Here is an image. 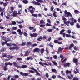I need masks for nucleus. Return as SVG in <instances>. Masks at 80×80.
I'll return each instance as SVG.
<instances>
[{
  "label": "nucleus",
  "instance_id": "1",
  "mask_svg": "<svg viewBox=\"0 0 80 80\" xmlns=\"http://www.w3.org/2000/svg\"><path fill=\"white\" fill-rule=\"evenodd\" d=\"M37 2L35 1H33L32 2V3H33V5H38L40 6L41 5V4L40 3H43V0H36Z\"/></svg>",
  "mask_w": 80,
  "mask_h": 80
},
{
  "label": "nucleus",
  "instance_id": "2",
  "mask_svg": "<svg viewBox=\"0 0 80 80\" xmlns=\"http://www.w3.org/2000/svg\"><path fill=\"white\" fill-rule=\"evenodd\" d=\"M64 17H72V15L70 13V12H67V10H65L64 11Z\"/></svg>",
  "mask_w": 80,
  "mask_h": 80
},
{
  "label": "nucleus",
  "instance_id": "3",
  "mask_svg": "<svg viewBox=\"0 0 80 80\" xmlns=\"http://www.w3.org/2000/svg\"><path fill=\"white\" fill-rule=\"evenodd\" d=\"M35 8L33 7V6H30L29 7L28 10L30 11L31 13H34V11H35Z\"/></svg>",
  "mask_w": 80,
  "mask_h": 80
},
{
  "label": "nucleus",
  "instance_id": "4",
  "mask_svg": "<svg viewBox=\"0 0 80 80\" xmlns=\"http://www.w3.org/2000/svg\"><path fill=\"white\" fill-rule=\"evenodd\" d=\"M19 47L18 46H14L9 48L10 50H18Z\"/></svg>",
  "mask_w": 80,
  "mask_h": 80
},
{
  "label": "nucleus",
  "instance_id": "5",
  "mask_svg": "<svg viewBox=\"0 0 80 80\" xmlns=\"http://www.w3.org/2000/svg\"><path fill=\"white\" fill-rule=\"evenodd\" d=\"M31 37H37L38 36V34L37 33H33V34H32L31 33H29Z\"/></svg>",
  "mask_w": 80,
  "mask_h": 80
},
{
  "label": "nucleus",
  "instance_id": "6",
  "mask_svg": "<svg viewBox=\"0 0 80 80\" xmlns=\"http://www.w3.org/2000/svg\"><path fill=\"white\" fill-rule=\"evenodd\" d=\"M65 30L64 29H62L60 31V32L59 33L60 35H62L64 37H65L66 34H65V33H63V32H65Z\"/></svg>",
  "mask_w": 80,
  "mask_h": 80
},
{
  "label": "nucleus",
  "instance_id": "7",
  "mask_svg": "<svg viewBox=\"0 0 80 80\" xmlns=\"http://www.w3.org/2000/svg\"><path fill=\"white\" fill-rule=\"evenodd\" d=\"M40 52V49L38 48H35L33 50L34 53H35V52Z\"/></svg>",
  "mask_w": 80,
  "mask_h": 80
},
{
  "label": "nucleus",
  "instance_id": "8",
  "mask_svg": "<svg viewBox=\"0 0 80 80\" xmlns=\"http://www.w3.org/2000/svg\"><path fill=\"white\" fill-rule=\"evenodd\" d=\"M73 62L74 63H75L76 65H78V60L76 59H73Z\"/></svg>",
  "mask_w": 80,
  "mask_h": 80
},
{
  "label": "nucleus",
  "instance_id": "9",
  "mask_svg": "<svg viewBox=\"0 0 80 80\" xmlns=\"http://www.w3.org/2000/svg\"><path fill=\"white\" fill-rule=\"evenodd\" d=\"M30 53V51H26L25 52V55L23 57H25V56H28Z\"/></svg>",
  "mask_w": 80,
  "mask_h": 80
},
{
  "label": "nucleus",
  "instance_id": "10",
  "mask_svg": "<svg viewBox=\"0 0 80 80\" xmlns=\"http://www.w3.org/2000/svg\"><path fill=\"white\" fill-rule=\"evenodd\" d=\"M70 65H71V64L70 63L68 62L64 64V66L65 67H70Z\"/></svg>",
  "mask_w": 80,
  "mask_h": 80
},
{
  "label": "nucleus",
  "instance_id": "11",
  "mask_svg": "<svg viewBox=\"0 0 80 80\" xmlns=\"http://www.w3.org/2000/svg\"><path fill=\"white\" fill-rule=\"evenodd\" d=\"M17 67H19L20 68H27L28 67V66L26 65H22L21 67L17 66Z\"/></svg>",
  "mask_w": 80,
  "mask_h": 80
},
{
  "label": "nucleus",
  "instance_id": "12",
  "mask_svg": "<svg viewBox=\"0 0 80 80\" xmlns=\"http://www.w3.org/2000/svg\"><path fill=\"white\" fill-rule=\"evenodd\" d=\"M17 15V11H14L13 12V13L12 14V16L13 17H16Z\"/></svg>",
  "mask_w": 80,
  "mask_h": 80
},
{
  "label": "nucleus",
  "instance_id": "13",
  "mask_svg": "<svg viewBox=\"0 0 80 80\" xmlns=\"http://www.w3.org/2000/svg\"><path fill=\"white\" fill-rule=\"evenodd\" d=\"M74 46V44H73V43L71 44L70 45L69 48V50H72V47H73Z\"/></svg>",
  "mask_w": 80,
  "mask_h": 80
},
{
  "label": "nucleus",
  "instance_id": "14",
  "mask_svg": "<svg viewBox=\"0 0 80 80\" xmlns=\"http://www.w3.org/2000/svg\"><path fill=\"white\" fill-rule=\"evenodd\" d=\"M65 24L67 25L68 26H69V24L70 23V21H67L64 22Z\"/></svg>",
  "mask_w": 80,
  "mask_h": 80
},
{
  "label": "nucleus",
  "instance_id": "15",
  "mask_svg": "<svg viewBox=\"0 0 80 80\" xmlns=\"http://www.w3.org/2000/svg\"><path fill=\"white\" fill-rule=\"evenodd\" d=\"M57 12H55V11H54L53 13V16L55 17H57Z\"/></svg>",
  "mask_w": 80,
  "mask_h": 80
},
{
  "label": "nucleus",
  "instance_id": "16",
  "mask_svg": "<svg viewBox=\"0 0 80 80\" xmlns=\"http://www.w3.org/2000/svg\"><path fill=\"white\" fill-rule=\"evenodd\" d=\"M74 12L75 13H76V14H78V13H80V12H79V11H78V10H75L74 11Z\"/></svg>",
  "mask_w": 80,
  "mask_h": 80
},
{
  "label": "nucleus",
  "instance_id": "17",
  "mask_svg": "<svg viewBox=\"0 0 80 80\" xmlns=\"http://www.w3.org/2000/svg\"><path fill=\"white\" fill-rule=\"evenodd\" d=\"M6 57H7L8 58H9V59H11L13 58V56H12L10 55H8Z\"/></svg>",
  "mask_w": 80,
  "mask_h": 80
},
{
  "label": "nucleus",
  "instance_id": "18",
  "mask_svg": "<svg viewBox=\"0 0 80 80\" xmlns=\"http://www.w3.org/2000/svg\"><path fill=\"white\" fill-rule=\"evenodd\" d=\"M33 58L32 57H28L27 58L26 60H33Z\"/></svg>",
  "mask_w": 80,
  "mask_h": 80
},
{
  "label": "nucleus",
  "instance_id": "19",
  "mask_svg": "<svg viewBox=\"0 0 80 80\" xmlns=\"http://www.w3.org/2000/svg\"><path fill=\"white\" fill-rule=\"evenodd\" d=\"M42 38H43V37L42 36L39 37V38L37 39V40H38V41H41Z\"/></svg>",
  "mask_w": 80,
  "mask_h": 80
},
{
  "label": "nucleus",
  "instance_id": "20",
  "mask_svg": "<svg viewBox=\"0 0 80 80\" xmlns=\"http://www.w3.org/2000/svg\"><path fill=\"white\" fill-rule=\"evenodd\" d=\"M22 2L23 3H25V4H26V3H28V2L27 0H23Z\"/></svg>",
  "mask_w": 80,
  "mask_h": 80
},
{
  "label": "nucleus",
  "instance_id": "21",
  "mask_svg": "<svg viewBox=\"0 0 80 80\" xmlns=\"http://www.w3.org/2000/svg\"><path fill=\"white\" fill-rule=\"evenodd\" d=\"M45 51V49H44V48H42L41 49V53L42 54H43V52H44V51Z\"/></svg>",
  "mask_w": 80,
  "mask_h": 80
},
{
  "label": "nucleus",
  "instance_id": "22",
  "mask_svg": "<svg viewBox=\"0 0 80 80\" xmlns=\"http://www.w3.org/2000/svg\"><path fill=\"white\" fill-rule=\"evenodd\" d=\"M66 73L67 74H68V73H72V71L68 70H67L66 71Z\"/></svg>",
  "mask_w": 80,
  "mask_h": 80
},
{
  "label": "nucleus",
  "instance_id": "23",
  "mask_svg": "<svg viewBox=\"0 0 80 80\" xmlns=\"http://www.w3.org/2000/svg\"><path fill=\"white\" fill-rule=\"evenodd\" d=\"M66 37L68 38H71V37H72V36L70 34H66Z\"/></svg>",
  "mask_w": 80,
  "mask_h": 80
},
{
  "label": "nucleus",
  "instance_id": "24",
  "mask_svg": "<svg viewBox=\"0 0 80 80\" xmlns=\"http://www.w3.org/2000/svg\"><path fill=\"white\" fill-rule=\"evenodd\" d=\"M5 50H6V48H2L0 52H4V51H5Z\"/></svg>",
  "mask_w": 80,
  "mask_h": 80
},
{
  "label": "nucleus",
  "instance_id": "25",
  "mask_svg": "<svg viewBox=\"0 0 80 80\" xmlns=\"http://www.w3.org/2000/svg\"><path fill=\"white\" fill-rule=\"evenodd\" d=\"M6 45L7 46V47H12V44L11 43H7Z\"/></svg>",
  "mask_w": 80,
  "mask_h": 80
},
{
  "label": "nucleus",
  "instance_id": "26",
  "mask_svg": "<svg viewBox=\"0 0 80 80\" xmlns=\"http://www.w3.org/2000/svg\"><path fill=\"white\" fill-rule=\"evenodd\" d=\"M7 54H6L4 53H2V57H7Z\"/></svg>",
  "mask_w": 80,
  "mask_h": 80
},
{
  "label": "nucleus",
  "instance_id": "27",
  "mask_svg": "<svg viewBox=\"0 0 80 80\" xmlns=\"http://www.w3.org/2000/svg\"><path fill=\"white\" fill-rule=\"evenodd\" d=\"M37 44L35 43L33 44H31V47H36L37 46Z\"/></svg>",
  "mask_w": 80,
  "mask_h": 80
},
{
  "label": "nucleus",
  "instance_id": "28",
  "mask_svg": "<svg viewBox=\"0 0 80 80\" xmlns=\"http://www.w3.org/2000/svg\"><path fill=\"white\" fill-rule=\"evenodd\" d=\"M18 77H19V76L17 75H15L14 76V78H18Z\"/></svg>",
  "mask_w": 80,
  "mask_h": 80
},
{
  "label": "nucleus",
  "instance_id": "29",
  "mask_svg": "<svg viewBox=\"0 0 80 80\" xmlns=\"http://www.w3.org/2000/svg\"><path fill=\"white\" fill-rule=\"evenodd\" d=\"M13 10H14V7L13 6H11V10L13 12Z\"/></svg>",
  "mask_w": 80,
  "mask_h": 80
},
{
  "label": "nucleus",
  "instance_id": "30",
  "mask_svg": "<svg viewBox=\"0 0 80 80\" xmlns=\"http://www.w3.org/2000/svg\"><path fill=\"white\" fill-rule=\"evenodd\" d=\"M49 46H50V47H51L52 48L53 47V45L52 44V42H50L49 43Z\"/></svg>",
  "mask_w": 80,
  "mask_h": 80
},
{
  "label": "nucleus",
  "instance_id": "31",
  "mask_svg": "<svg viewBox=\"0 0 80 80\" xmlns=\"http://www.w3.org/2000/svg\"><path fill=\"white\" fill-rule=\"evenodd\" d=\"M16 58L18 60H19V61H21L22 60L21 58Z\"/></svg>",
  "mask_w": 80,
  "mask_h": 80
},
{
  "label": "nucleus",
  "instance_id": "32",
  "mask_svg": "<svg viewBox=\"0 0 80 80\" xmlns=\"http://www.w3.org/2000/svg\"><path fill=\"white\" fill-rule=\"evenodd\" d=\"M8 70V68H7L6 66H4V71H6V70Z\"/></svg>",
  "mask_w": 80,
  "mask_h": 80
},
{
  "label": "nucleus",
  "instance_id": "33",
  "mask_svg": "<svg viewBox=\"0 0 80 80\" xmlns=\"http://www.w3.org/2000/svg\"><path fill=\"white\" fill-rule=\"evenodd\" d=\"M35 72H36L38 75L39 76H40V74L38 72V71H37V70H36V71H35Z\"/></svg>",
  "mask_w": 80,
  "mask_h": 80
},
{
  "label": "nucleus",
  "instance_id": "34",
  "mask_svg": "<svg viewBox=\"0 0 80 80\" xmlns=\"http://www.w3.org/2000/svg\"><path fill=\"white\" fill-rule=\"evenodd\" d=\"M52 63L54 65H57V63L55 61H52Z\"/></svg>",
  "mask_w": 80,
  "mask_h": 80
},
{
  "label": "nucleus",
  "instance_id": "35",
  "mask_svg": "<svg viewBox=\"0 0 80 80\" xmlns=\"http://www.w3.org/2000/svg\"><path fill=\"white\" fill-rule=\"evenodd\" d=\"M63 49H64V48H61L59 47L58 48V50H59V51H62L63 50Z\"/></svg>",
  "mask_w": 80,
  "mask_h": 80
},
{
  "label": "nucleus",
  "instance_id": "36",
  "mask_svg": "<svg viewBox=\"0 0 80 80\" xmlns=\"http://www.w3.org/2000/svg\"><path fill=\"white\" fill-rule=\"evenodd\" d=\"M17 63H17V62H13V65H14L15 66H17Z\"/></svg>",
  "mask_w": 80,
  "mask_h": 80
},
{
  "label": "nucleus",
  "instance_id": "37",
  "mask_svg": "<svg viewBox=\"0 0 80 80\" xmlns=\"http://www.w3.org/2000/svg\"><path fill=\"white\" fill-rule=\"evenodd\" d=\"M39 64L40 65H42V66H44V65H43V63L42 62H39Z\"/></svg>",
  "mask_w": 80,
  "mask_h": 80
},
{
  "label": "nucleus",
  "instance_id": "38",
  "mask_svg": "<svg viewBox=\"0 0 80 80\" xmlns=\"http://www.w3.org/2000/svg\"><path fill=\"white\" fill-rule=\"evenodd\" d=\"M32 16H33V17H36V18H37V14H32Z\"/></svg>",
  "mask_w": 80,
  "mask_h": 80
},
{
  "label": "nucleus",
  "instance_id": "39",
  "mask_svg": "<svg viewBox=\"0 0 80 80\" xmlns=\"http://www.w3.org/2000/svg\"><path fill=\"white\" fill-rule=\"evenodd\" d=\"M40 23L41 24H43L44 23V21L43 20H41L40 21Z\"/></svg>",
  "mask_w": 80,
  "mask_h": 80
},
{
  "label": "nucleus",
  "instance_id": "40",
  "mask_svg": "<svg viewBox=\"0 0 80 80\" xmlns=\"http://www.w3.org/2000/svg\"><path fill=\"white\" fill-rule=\"evenodd\" d=\"M28 72H31L32 73H35L34 71L30 70H28Z\"/></svg>",
  "mask_w": 80,
  "mask_h": 80
},
{
  "label": "nucleus",
  "instance_id": "41",
  "mask_svg": "<svg viewBox=\"0 0 80 80\" xmlns=\"http://www.w3.org/2000/svg\"><path fill=\"white\" fill-rule=\"evenodd\" d=\"M8 4V2H6L5 3H3V5L4 7H5L6 5H7Z\"/></svg>",
  "mask_w": 80,
  "mask_h": 80
},
{
  "label": "nucleus",
  "instance_id": "42",
  "mask_svg": "<svg viewBox=\"0 0 80 80\" xmlns=\"http://www.w3.org/2000/svg\"><path fill=\"white\" fill-rule=\"evenodd\" d=\"M27 43L28 45H31H31H32V42H28Z\"/></svg>",
  "mask_w": 80,
  "mask_h": 80
},
{
  "label": "nucleus",
  "instance_id": "43",
  "mask_svg": "<svg viewBox=\"0 0 80 80\" xmlns=\"http://www.w3.org/2000/svg\"><path fill=\"white\" fill-rule=\"evenodd\" d=\"M56 78V76L55 75H53L52 76V78H53V79H55Z\"/></svg>",
  "mask_w": 80,
  "mask_h": 80
},
{
  "label": "nucleus",
  "instance_id": "44",
  "mask_svg": "<svg viewBox=\"0 0 80 80\" xmlns=\"http://www.w3.org/2000/svg\"><path fill=\"white\" fill-rule=\"evenodd\" d=\"M70 25H71L72 26H73L74 25V22H70Z\"/></svg>",
  "mask_w": 80,
  "mask_h": 80
},
{
  "label": "nucleus",
  "instance_id": "45",
  "mask_svg": "<svg viewBox=\"0 0 80 80\" xmlns=\"http://www.w3.org/2000/svg\"><path fill=\"white\" fill-rule=\"evenodd\" d=\"M26 43V42H23L21 45H22V46H24V45H25V44Z\"/></svg>",
  "mask_w": 80,
  "mask_h": 80
},
{
  "label": "nucleus",
  "instance_id": "46",
  "mask_svg": "<svg viewBox=\"0 0 80 80\" xmlns=\"http://www.w3.org/2000/svg\"><path fill=\"white\" fill-rule=\"evenodd\" d=\"M51 71L52 72H57V70H56V69H51Z\"/></svg>",
  "mask_w": 80,
  "mask_h": 80
},
{
  "label": "nucleus",
  "instance_id": "47",
  "mask_svg": "<svg viewBox=\"0 0 80 80\" xmlns=\"http://www.w3.org/2000/svg\"><path fill=\"white\" fill-rule=\"evenodd\" d=\"M47 21L48 23H49V24H51V21H50V20L48 19Z\"/></svg>",
  "mask_w": 80,
  "mask_h": 80
},
{
  "label": "nucleus",
  "instance_id": "48",
  "mask_svg": "<svg viewBox=\"0 0 80 80\" xmlns=\"http://www.w3.org/2000/svg\"><path fill=\"white\" fill-rule=\"evenodd\" d=\"M53 9H54V8L53 7V6H52L51 7V11H53Z\"/></svg>",
  "mask_w": 80,
  "mask_h": 80
},
{
  "label": "nucleus",
  "instance_id": "49",
  "mask_svg": "<svg viewBox=\"0 0 80 80\" xmlns=\"http://www.w3.org/2000/svg\"><path fill=\"white\" fill-rule=\"evenodd\" d=\"M19 28L21 29V28H22V27H23V26H22V25H18Z\"/></svg>",
  "mask_w": 80,
  "mask_h": 80
},
{
  "label": "nucleus",
  "instance_id": "50",
  "mask_svg": "<svg viewBox=\"0 0 80 80\" xmlns=\"http://www.w3.org/2000/svg\"><path fill=\"white\" fill-rule=\"evenodd\" d=\"M12 25H16V22L15 21H12Z\"/></svg>",
  "mask_w": 80,
  "mask_h": 80
},
{
  "label": "nucleus",
  "instance_id": "51",
  "mask_svg": "<svg viewBox=\"0 0 80 80\" xmlns=\"http://www.w3.org/2000/svg\"><path fill=\"white\" fill-rule=\"evenodd\" d=\"M18 34L20 35H23V32H21L18 33Z\"/></svg>",
  "mask_w": 80,
  "mask_h": 80
},
{
  "label": "nucleus",
  "instance_id": "52",
  "mask_svg": "<svg viewBox=\"0 0 80 80\" xmlns=\"http://www.w3.org/2000/svg\"><path fill=\"white\" fill-rule=\"evenodd\" d=\"M74 48L75 50H78V47L76 46H75L74 47Z\"/></svg>",
  "mask_w": 80,
  "mask_h": 80
},
{
  "label": "nucleus",
  "instance_id": "53",
  "mask_svg": "<svg viewBox=\"0 0 80 80\" xmlns=\"http://www.w3.org/2000/svg\"><path fill=\"white\" fill-rule=\"evenodd\" d=\"M53 58H54V59H57V55H54L53 56Z\"/></svg>",
  "mask_w": 80,
  "mask_h": 80
},
{
  "label": "nucleus",
  "instance_id": "54",
  "mask_svg": "<svg viewBox=\"0 0 80 80\" xmlns=\"http://www.w3.org/2000/svg\"><path fill=\"white\" fill-rule=\"evenodd\" d=\"M23 35H24V36H25V37H27V36L28 35V34H27V32H24L23 33Z\"/></svg>",
  "mask_w": 80,
  "mask_h": 80
},
{
  "label": "nucleus",
  "instance_id": "55",
  "mask_svg": "<svg viewBox=\"0 0 80 80\" xmlns=\"http://www.w3.org/2000/svg\"><path fill=\"white\" fill-rule=\"evenodd\" d=\"M73 80H78V78L76 77H74Z\"/></svg>",
  "mask_w": 80,
  "mask_h": 80
},
{
  "label": "nucleus",
  "instance_id": "56",
  "mask_svg": "<svg viewBox=\"0 0 80 80\" xmlns=\"http://www.w3.org/2000/svg\"><path fill=\"white\" fill-rule=\"evenodd\" d=\"M58 41L57 40H55L54 41V43H58Z\"/></svg>",
  "mask_w": 80,
  "mask_h": 80
},
{
  "label": "nucleus",
  "instance_id": "57",
  "mask_svg": "<svg viewBox=\"0 0 80 80\" xmlns=\"http://www.w3.org/2000/svg\"><path fill=\"white\" fill-rule=\"evenodd\" d=\"M52 3L54 4H55V5H58V4H57V2H55L54 1H53Z\"/></svg>",
  "mask_w": 80,
  "mask_h": 80
},
{
  "label": "nucleus",
  "instance_id": "58",
  "mask_svg": "<svg viewBox=\"0 0 80 80\" xmlns=\"http://www.w3.org/2000/svg\"><path fill=\"white\" fill-rule=\"evenodd\" d=\"M5 67H7V66H8V62H5Z\"/></svg>",
  "mask_w": 80,
  "mask_h": 80
},
{
  "label": "nucleus",
  "instance_id": "59",
  "mask_svg": "<svg viewBox=\"0 0 80 80\" xmlns=\"http://www.w3.org/2000/svg\"><path fill=\"white\" fill-rule=\"evenodd\" d=\"M31 69H32V70H33L35 71H35H37V70H36V69H34V68H33V67H32L31 68Z\"/></svg>",
  "mask_w": 80,
  "mask_h": 80
},
{
  "label": "nucleus",
  "instance_id": "60",
  "mask_svg": "<svg viewBox=\"0 0 80 80\" xmlns=\"http://www.w3.org/2000/svg\"><path fill=\"white\" fill-rule=\"evenodd\" d=\"M46 77L47 78H48V77H49V75H48V73H46Z\"/></svg>",
  "mask_w": 80,
  "mask_h": 80
},
{
  "label": "nucleus",
  "instance_id": "61",
  "mask_svg": "<svg viewBox=\"0 0 80 80\" xmlns=\"http://www.w3.org/2000/svg\"><path fill=\"white\" fill-rule=\"evenodd\" d=\"M12 29L14 30H16L17 29V28L15 27H13L12 28Z\"/></svg>",
  "mask_w": 80,
  "mask_h": 80
},
{
  "label": "nucleus",
  "instance_id": "62",
  "mask_svg": "<svg viewBox=\"0 0 80 80\" xmlns=\"http://www.w3.org/2000/svg\"><path fill=\"white\" fill-rule=\"evenodd\" d=\"M61 74L62 75H65V73H63V71H61Z\"/></svg>",
  "mask_w": 80,
  "mask_h": 80
},
{
  "label": "nucleus",
  "instance_id": "63",
  "mask_svg": "<svg viewBox=\"0 0 80 80\" xmlns=\"http://www.w3.org/2000/svg\"><path fill=\"white\" fill-rule=\"evenodd\" d=\"M50 24H49L48 23H47L46 24V26H52V25Z\"/></svg>",
  "mask_w": 80,
  "mask_h": 80
},
{
  "label": "nucleus",
  "instance_id": "64",
  "mask_svg": "<svg viewBox=\"0 0 80 80\" xmlns=\"http://www.w3.org/2000/svg\"><path fill=\"white\" fill-rule=\"evenodd\" d=\"M18 7H19V8H22V5L19 4L18 5Z\"/></svg>",
  "mask_w": 80,
  "mask_h": 80
}]
</instances>
